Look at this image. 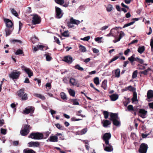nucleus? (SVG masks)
Returning <instances> with one entry per match:
<instances>
[{"instance_id":"nucleus-10","label":"nucleus","mask_w":153,"mask_h":153,"mask_svg":"<svg viewBox=\"0 0 153 153\" xmlns=\"http://www.w3.org/2000/svg\"><path fill=\"white\" fill-rule=\"evenodd\" d=\"M104 150L106 152H111L113 150L112 146L108 143V144L104 143L103 144Z\"/></svg>"},{"instance_id":"nucleus-7","label":"nucleus","mask_w":153,"mask_h":153,"mask_svg":"<svg viewBox=\"0 0 153 153\" xmlns=\"http://www.w3.org/2000/svg\"><path fill=\"white\" fill-rule=\"evenodd\" d=\"M21 68L22 70L24 71L28 74L29 77H30L31 76H33V72L30 69L26 67L23 65L21 66Z\"/></svg>"},{"instance_id":"nucleus-57","label":"nucleus","mask_w":153,"mask_h":153,"mask_svg":"<svg viewBox=\"0 0 153 153\" xmlns=\"http://www.w3.org/2000/svg\"><path fill=\"white\" fill-rule=\"evenodd\" d=\"M114 30V29H112L110 31L109 34L107 35V36H114V33H113V31Z\"/></svg>"},{"instance_id":"nucleus-32","label":"nucleus","mask_w":153,"mask_h":153,"mask_svg":"<svg viewBox=\"0 0 153 153\" xmlns=\"http://www.w3.org/2000/svg\"><path fill=\"white\" fill-rule=\"evenodd\" d=\"M13 30H10L9 28L6 29L5 30L6 36L9 35L12 33Z\"/></svg>"},{"instance_id":"nucleus-47","label":"nucleus","mask_w":153,"mask_h":153,"mask_svg":"<svg viewBox=\"0 0 153 153\" xmlns=\"http://www.w3.org/2000/svg\"><path fill=\"white\" fill-rule=\"evenodd\" d=\"M67 26L69 28H72L74 27V25H73V24L70 21H70L67 23Z\"/></svg>"},{"instance_id":"nucleus-38","label":"nucleus","mask_w":153,"mask_h":153,"mask_svg":"<svg viewBox=\"0 0 153 153\" xmlns=\"http://www.w3.org/2000/svg\"><path fill=\"white\" fill-rule=\"evenodd\" d=\"M94 83L96 85H98L99 84V80L98 77H96L94 79Z\"/></svg>"},{"instance_id":"nucleus-23","label":"nucleus","mask_w":153,"mask_h":153,"mask_svg":"<svg viewBox=\"0 0 153 153\" xmlns=\"http://www.w3.org/2000/svg\"><path fill=\"white\" fill-rule=\"evenodd\" d=\"M145 50V47L143 46L140 47L138 48L137 51L140 54L143 53Z\"/></svg>"},{"instance_id":"nucleus-61","label":"nucleus","mask_w":153,"mask_h":153,"mask_svg":"<svg viewBox=\"0 0 153 153\" xmlns=\"http://www.w3.org/2000/svg\"><path fill=\"white\" fill-rule=\"evenodd\" d=\"M54 39L55 41V42H56L57 44H58L59 45H60V41L57 38L54 36Z\"/></svg>"},{"instance_id":"nucleus-43","label":"nucleus","mask_w":153,"mask_h":153,"mask_svg":"<svg viewBox=\"0 0 153 153\" xmlns=\"http://www.w3.org/2000/svg\"><path fill=\"white\" fill-rule=\"evenodd\" d=\"M112 8L113 6L111 5H108L107 7V10L108 12H110L112 10Z\"/></svg>"},{"instance_id":"nucleus-51","label":"nucleus","mask_w":153,"mask_h":153,"mask_svg":"<svg viewBox=\"0 0 153 153\" xmlns=\"http://www.w3.org/2000/svg\"><path fill=\"white\" fill-rule=\"evenodd\" d=\"M128 90L132 92L134 91L135 90V89L131 85H130L128 86Z\"/></svg>"},{"instance_id":"nucleus-30","label":"nucleus","mask_w":153,"mask_h":153,"mask_svg":"<svg viewBox=\"0 0 153 153\" xmlns=\"http://www.w3.org/2000/svg\"><path fill=\"white\" fill-rule=\"evenodd\" d=\"M34 95L35 96L39 98L42 100H44L45 99V97L43 96L40 94H34Z\"/></svg>"},{"instance_id":"nucleus-15","label":"nucleus","mask_w":153,"mask_h":153,"mask_svg":"<svg viewBox=\"0 0 153 153\" xmlns=\"http://www.w3.org/2000/svg\"><path fill=\"white\" fill-rule=\"evenodd\" d=\"M39 145V143L38 142L31 141L28 143V146L29 147H37Z\"/></svg>"},{"instance_id":"nucleus-21","label":"nucleus","mask_w":153,"mask_h":153,"mask_svg":"<svg viewBox=\"0 0 153 153\" xmlns=\"http://www.w3.org/2000/svg\"><path fill=\"white\" fill-rule=\"evenodd\" d=\"M49 141L52 142L58 141V137L56 136H51L50 137Z\"/></svg>"},{"instance_id":"nucleus-27","label":"nucleus","mask_w":153,"mask_h":153,"mask_svg":"<svg viewBox=\"0 0 153 153\" xmlns=\"http://www.w3.org/2000/svg\"><path fill=\"white\" fill-rule=\"evenodd\" d=\"M68 91L70 95L73 97L75 96V92L74 90L71 89H69Z\"/></svg>"},{"instance_id":"nucleus-60","label":"nucleus","mask_w":153,"mask_h":153,"mask_svg":"<svg viewBox=\"0 0 153 153\" xmlns=\"http://www.w3.org/2000/svg\"><path fill=\"white\" fill-rule=\"evenodd\" d=\"M73 103V105H79V103L77 101L76 99H74L72 100Z\"/></svg>"},{"instance_id":"nucleus-2","label":"nucleus","mask_w":153,"mask_h":153,"mask_svg":"<svg viewBox=\"0 0 153 153\" xmlns=\"http://www.w3.org/2000/svg\"><path fill=\"white\" fill-rule=\"evenodd\" d=\"M135 55L133 54L130 57L128 58V59L132 63L134 61H136L140 64H143L144 60L138 57L134 58Z\"/></svg>"},{"instance_id":"nucleus-22","label":"nucleus","mask_w":153,"mask_h":153,"mask_svg":"<svg viewBox=\"0 0 153 153\" xmlns=\"http://www.w3.org/2000/svg\"><path fill=\"white\" fill-rule=\"evenodd\" d=\"M110 120L113 121V123L115 125V114L111 113L110 114Z\"/></svg>"},{"instance_id":"nucleus-5","label":"nucleus","mask_w":153,"mask_h":153,"mask_svg":"<svg viewBox=\"0 0 153 153\" xmlns=\"http://www.w3.org/2000/svg\"><path fill=\"white\" fill-rule=\"evenodd\" d=\"M138 115L143 118L146 117L147 111L143 109H139L137 113Z\"/></svg>"},{"instance_id":"nucleus-50","label":"nucleus","mask_w":153,"mask_h":153,"mask_svg":"<svg viewBox=\"0 0 153 153\" xmlns=\"http://www.w3.org/2000/svg\"><path fill=\"white\" fill-rule=\"evenodd\" d=\"M134 108L132 105H130L128 106L127 109L129 111H132L133 110Z\"/></svg>"},{"instance_id":"nucleus-49","label":"nucleus","mask_w":153,"mask_h":153,"mask_svg":"<svg viewBox=\"0 0 153 153\" xmlns=\"http://www.w3.org/2000/svg\"><path fill=\"white\" fill-rule=\"evenodd\" d=\"M121 136L122 139L123 138L124 140L126 141L127 137L126 134L124 133H123L121 134Z\"/></svg>"},{"instance_id":"nucleus-17","label":"nucleus","mask_w":153,"mask_h":153,"mask_svg":"<svg viewBox=\"0 0 153 153\" xmlns=\"http://www.w3.org/2000/svg\"><path fill=\"white\" fill-rule=\"evenodd\" d=\"M63 61L66 62L71 63L73 61L72 58L70 56H67L64 58Z\"/></svg>"},{"instance_id":"nucleus-55","label":"nucleus","mask_w":153,"mask_h":153,"mask_svg":"<svg viewBox=\"0 0 153 153\" xmlns=\"http://www.w3.org/2000/svg\"><path fill=\"white\" fill-rule=\"evenodd\" d=\"M55 125H56V127L59 129H60V130H63V127L62 126H61L59 124V123L56 124Z\"/></svg>"},{"instance_id":"nucleus-16","label":"nucleus","mask_w":153,"mask_h":153,"mask_svg":"<svg viewBox=\"0 0 153 153\" xmlns=\"http://www.w3.org/2000/svg\"><path fill=\"white\" fill-rule=\"evenodd\" d=\"M4 21L6 24V26L7 27L9 28L12 27L13 24L11 20L8 19H4Z\"/></svg>"},{"instance_id":"nucleus-64","label":"nucleus","mask_w":153,"mask_h":153,"mask_svg":"<svg viewBox=\"0 0 153 153\" xmlns=\"http://www.w3.org/2000/svg\"><path fill=\"white\" fill-rule=\"evenodd\" d=\"M137 66H140L142 68H139V69L140 70H144L146 69V67L144 66L140 65L139 64H138Z\"/></svg>"},{"instance_id":"nucleus-25","label":"nucleus","mask_w":153,"mask_h":153,"mask_svg":"<svg viewBox=\"0 0 153 153\" xmlns=\"http://www.w3.org/2000/svg\"><path fill=\"white\" fill-rule=\"evenodd\" d=\"M151 70V69L149 68H148L147 69L145 70V71H140V74L146 75L148 74V72Z\"/></svg>"},{"instance_id":"nucleus-28","label":"nucleus","mask_w":153,"mask_h":153,"mask_svg":"<svg viewBox=\"0 0 153 153\" xmlns=\"http://www.w3.org/2000/svg\"><path fill=\"white\" fill-rule=\"evenodd\" d=\"M79 48V50L82 52H85L86 51V49L85 47L82 45H80Z\"/></svg>"},{"instance_id":"nucleus-35","label":"nucleus","mask_w":153,"mask_h":153,"mask_svg":"<svg viewBox=\"0 0 153 153\" xmlns=\"http://www.w3.org/2000/svg\"><path fill=\"white\" fill-rule=\"evenodd\" d=\"M120 71L119 69L115 70V77H119L120 76Z\"/></svg>"},{"instance_id":"nucleus-31","label":"nucleus","mask_w":153,"mask_h":153,"mask_svg":"<svg viewBox=\"0 0 153 153\" xmlns=\"http://www.w3.org/2000/svg\"><path fill=\"white\" fill-rule=\"evenodd\" d=\"M45 56H46V60L47 61H49L51 60L52 58L50 54L49 53H47L45 54Z\"/></svg>"},{"instance_id":"nucleus-36","label":"nucleus","mask_w":153,"mask_h":153,"mask_svg":"<svg viewBox=\"0 0 153 153\" xmlns=\"http://www.w3.org/2000/svg\"><path fill=\"white\" fill-rule=\"evenodd\" d=\"M103 114L104 115V118L105 119H107L108 118L109 116V112L106 111H103Z\"/></svg>"},{"instance_id":"nucleus-8","label":"nucleus","mask_w":153,"mask_h":153,"mask_svg":"<svg viewBox=\"0 0 153 153\" xmlns=\"http://www.w3.org/2000/svg\"><path fill=\"white\" fill-rule=\"evenodd\" d=\"M111 137V135L110 133H106L104 134L102 138L105 143L107 144L109 143V140Z\"/></svg>"},{"instance_id":"nucleus-3","label":"nucleus","mask_w":153,"mask_h":153,"mask_svg":"<svg viewBox=\"0 0 153 153\" xmlns=\"http://www.w3.org/2000/svg\"><path fill=\"white\" fill-rule=\"evenodd\" d=\"M31 129L30 126L26 125L24 127V129L21 130L20 131L21 135L22 136H26L29 132V130Z\"/></svg>"},{"instance_id":"nucleus-53","label":"nucleus","mask_w":153,"mask_h":153,"mask_svg":"<svg viewBox=\"0 0 153 153\" xmlns=\"http://www.w3.org/2000/svg\"><path fill=\"white\" fill-rule=\"evenodd\" d=\"M23 53V51L20 49L18 50L17 51L15 52L16 55L21 54Z\"/></svg>"},{"instance_id":"nucleus-44","label":"nucleus","mask_w":153,"mask_h":153,"mask_svg":"<svg viewBox=\"0 0 153 153\" xmlns=\"http://www.w3.org/2000/svg\"><path fill=\"white\" fill-rule=\"evenodd\" d=\"M135 22L134 21H132V22H131L129 23L126 24H125L123 26V28H124L126 27H128L129 26H130L132 25H133L134 23Z\"/></svg>"},{"instance_id":"nucleus-39","label":"nucleus","mask_w":153,"mask_h":153,"mask_svg":"<svg viewBox=\"0 0 153 153\" xmlns=\"http://www.w3.org/2000/svg\"><path fill=\"white\" fill-rule=\"evenodd\" d=\"M137 71L136 70L134 71L132 74V78L134 79L136 78L137 76Z\"/></svg>"},{"instance_id":"nucleus-37","label":"nucleus","mask_w":153,"mask_h":153,"mask_svg":"<svg viewBox=\"0 0 153 153\" xmlns=\"http://www.w3.org/2000/svg\"><path fill=\"white\" fill-rule=\"evenodd\" d=\"M121 126V122L120 120H115V126L119 127Z\"/></svg>"},{"instance_id":"nucleus-33","label":"nucleus","mask_w":153,"mask_h":153,"mask_svg":"<svg viewBox=\"0 0 153 153\" xmlns=\"http://www.w3.org/2000/svg\"><path fill=\"white\" fill-rule=\"evenodd\" d=\"M87 131V128H85L82 129L80 132H79L78 134L80 135L85 134Z\"/></svg>"},{"instance_id":"nucleus-14","label":"nucleus","mask_w":153,"mask_h":153,"mask_svg":"<svg viewBox=\"0 0 153 153\" xmlns=\"http://www.w3.org/2000/svg\"><path fill=\"white\" fill-rule=\"evenodd\" d=\"M34 111V108L32 107H26L25 110L23 111V113L27 114L32 112Z\"/></svg>"},{"instance_id":"nucleus-48","label":"nucleus","mask_w":153,"mask_h":153,"mask_svg":"<svg viewBox=\"0 0 153 153\" xmlns=\"http://www.w3.org/2000/svg\"><path fill=\"white\" fill-rule=\"evenodd\" d=\"M75 68L80 71H83L84 70V69L82 67H81L79 65H76L75 67Z\"/></svg>"},{"instance_id":"nucleus-41","label":"nucleus","mask_w":153,"mask_h":153,"mask_svg":"<svg viewBox=\"0 0 153 153\" xmlns=\"http://www.w3.org/2000/svg\"><path fill=\"white\" fill-rule=\"evenodd\" d=\"M102 37H98L95 39V41L96 42H97L98 43H100L102 42V41L101 40V39H102Z\"/></svg>"},{"instance_id":"nucleus-1","label":"nucleus","mask_w":153,"mask_h":153,"mask_svg":"<svg viewBox=\"0 0 153 153\" xmlns=\"http://www.w3.org/2000/svg\"><path fill=\"white\" fill-rule=\"evenodd\" d=\"M28 137L35 140H41L44 139V135L42 133L37 132L31 133L28 136Z\"/></svg>"},{"instance_id":"nucleus-62","label":"nucleus","mask_w":153,"mask_h":153,"mask_svg":"<svg viewBox=\"0 0 153 153\" xmlns=\"http://www.w3.org/2000/svg\"><path fill=\"white\" fill-rule=\"evenodd\" d=\"M111 100L112 101H115V94H114L109 96Z\"/></svg>"},{"instance_id":"nucleus-46","label":"nucleus","mask_w":153,"mask_h":153,"mask_svg":"<svg viewBox=\"0 0 153 153\" xmlns=\"http://www.w3.org/2000/svg\"><path fill=\"white\" fill-rule=\"evenodd\" d=\"M150 45L151 47V51L153 53V37L151 39Z\"/></svg>"},{"instance_id":"nucleus-29","label":"nucleus","mask_w":153,"mask_h":153,"mask_svg":"<svg viewBox=\"0 0 153 153\" xmlns=\"http://www.w3.org/2000/svg\"><path fill=\"white\" fill-rule=\"evenodd\" d=\"M60 96L62 99L64 100H67V97L65 94L63 92L60 93Z\"/></svg>"},{"instance_id":"nucleus-42","label":"nucleus","mask_w":153,"mask_h":153,"mask_svg":"<svg viewBox=\"0 0 153 153\" xmlns=\"http://www.w3.org/2000/svg\"><path fill=\"white\" fill-rule=\"evenodd\" d=\"M11 11L12 13L16 16L17 17L18 16V13L13 9H11Z\"/></svg>"},{"instance_id":"nucleus-9","label":"nucleus","mask_w":153,"mask_h":153,"mask_svg":"<svg viewBox=\"0 0 153 153\" xmlns=\"http://www.w3.org/2000/svg\"><path fill=\"white\" fill-rule=\"evenodd\" d=\"M33 16V18L32 22L33 24L34 25L38 24L40 22V18L37 14H34L32 15Z\"/></svg>"},{"instance_id":"nucleus-40","label":"nucleus","mask_w":153,"mask_h":153,"mask_svg":"<svg viewBox=\"0 0 153 153\" xmlns=\"http://www.w3.org/2000/svg\"><path fill=\"white\" fill-rule=\"evenodd\" d=\"M55 2L56 3L62 5L64 3V0H55Z\"/></svg>"},{"instance_id":"nucleus-20","label":"nucleus","mask_w":153,"mask_h":153,"mask_svg":"<svg viewBox=\"0 0 153 153\" xmlns=\"http://www.w3.org/2000/svg\"><path fill=\"white\" fill-rule=\"evenodd\" d=\"M102 123L103 124V126L105 127H108V126L110 125L111 123V121L107 120H104Z\"/></svg>"},{"instance_id":"nucleus-54","label":"nucleus","mask_w":153,"mask_h":153,"mask_svg":"<svg viewBox=\"0 0 153 153\" xmlns=\"http://www.w3.org/2000/svg\"><path fill=\"white\" fill-rule=\"evenodd\" d=\"M7 130L6 129L1 128V133L4 135H5L7 133Z\"/></svg>"},{"instance_id":"nucleus-6","label":"nucleus","mask_w":153,"mask_h":153,"mask_svg":"<svg viewBox=\"0 0 153 153\" xmlns=\"http://www.w3.org/2000/svg\"><path fill=\"white\" fill-rule=\"evenodd\" d=\"M21 73L19 71H16L12 72L9 74V76L10 78H11L13 79H18Z\"/></svg>"},{"instance_id":"nucleus-59","label":"nucleus","mask_w":153,"mask_h":153,"mask_svg":"<svg viewBox=\"0 0 153 153\" xmlns=\"http://www.w3.org/2000/svg\"><path fill=\"white\" fill-rule=\"evenodd\" d=\"M11 42H13V43H15V42H19V43H22V41L19 40L17 39H13L11 40Z\"/></svg>"},{"instance_id":"nucleus-34","label":"nucleus","mask_w":153,"mask_h":153,"mask_svg":"<svg viewBox=\"0 0 153 153\" xmlns=\"http://www.w3.org/2000/svg\"><path fill=\"white\" fill-rule=\"evenodd\" d=\"M107 81L106 80H104L102 82V87L104 89H105L106 88V84Z\"/></svg>"},{"instance_id":"nucleus-4","label":"nucleus","mask_w":153,"mask_h":153,"mask_svg":"<svg viewBox=\"0 0 153 153\" xmlns=\"http://www.w3.org/2000/svg\"><path fill=\"white\" fill-rule=\"evenodd\" d=\"M148 148V145L147 144L143 143H141L140 146L138 150L140 153H146Z\"/></svg>"},{"instance_id":"nucleus-11","label":"nucleus","mask_w":153,"mask_h":153,"mask_svg":"<svg viewBox=\"0 0 153 153\" xmlns=\"http://www.w3.org/2000/svg\"><path fill=\"white\" fill-rule=\"evenodd\" d=\"M55 8L56 12V18L58 19L61 18L63 15L61 10L59 7H56Z\"/></svg>"},{"instance_id":"nucleus-45","label":"nucleus","mask_w":153,"mask_h":153,"mask_svg":"<svg viewBox=\"0 0 153 153\" xmlns=\"http://www.w3.org/2000/svg\"><path fill=\"white\" fill-rule=\"evenodd\" d=\"M22 100H25L27 99V94H24L21 97Z\"/></svg>"},{"instance_id":"nucleus-58","label":"nucleus","mask_w":153,"mask_h":153,"mask_svg":"<svg viewBox=\"0 0 153 153\" xmlns=\"http://www.w3.org/2000/svg\"><path fill=\"white\" fill-rule=\"evenodd\" d=\"M130 102L129 99V98L127 99V100L123 102V103L124 105L125 106H126L128 103Z\"/></svg>"},{"instance_id":"nucleus-63","label":"nucleus","mask_w":153,"mask_h":153,"mask_svg":"<svg viewBox=\"0 0 153 153\" xmlns=\"http://www.w3.org/2000/svg\"><path fill=\"white\" fill-rule=\"evenodd\" d=\"M50 133V132H49V131H47V132L45 133L44 134H45V137H44L43 139H45L47 137H48Z\"/></svg>"},{"instance_id":"nucleus-19","label":"nucleus","mask_w":153,"mask_h":153,"mask_svg":"<svg viewBox=\"0 0 153 153\" xmlns=\"http://www.w3.org/2000/svg\"><path fill=\"white\" fill-rule=\"evenodd\" d=\"M70 20L71 22L73 24L78 25L81 22L79 20L74 19L73 17L71 18Z\"/></svg>"},{"instance_id":"nucleus-18","label":"nucleus","mask_w":153,"mask_h":153,"mask_svg":"<svg viewBox=\"0 0 153 153\" xmlns=\"http://www.w3.org/2000/svg\"><path fill=\"white\" fill-rule=\"evenodd\" d=\"M147 97L148 99L153 98V91L149 90L148 91L147 94Z\"/></svg>"},{"instance_id":"nucleus-52","label":"nucleus","mask_w":153,"mask_h":153,"mask_svg":"<svg viewBox=\"0 0 153 153\" xmlns=\"http://www.w3.org/2000/svg\"><path fill=\"white\" fill-rule=\"evenodd\" d=\"M62 35L64 36L68 37L69 36L68 32V31H66L62 34Z\"/></svg>"},{"instance_id":"nucleus-12","label":"nucleus","mask_w":153,"mask_h":153,"mask_svg":"<svg viewBox=\"0 0 153 153\" xmlns=\"http://www.w3.org/2000/svg\"><path fill=\"white\" fill-rule=\"evenodd\" d=\"M118 37H115V43L119 41L125 36V34L122 31L118 32Z\"/></svg>"},{"instance_id":"nucleus-13","label":"nucleus","mask_w":153,"mask_h":153,"mask_svg":"<svg viewBox=\"0 0 153 153\" xmlns=\"http://www.w3.org/2000/svg\"><path fill=\"white\" fill-rule=\"evenodd\" d=\"M70 82L71 84V85H75L77 87H79V84L78 83V81L73 78H71L70 79Z\"/></svg>"},{"instance_id":"nucleus-26","label":"nucleus","mask_w":153,"mask_h":153,"mask_svg":"<svg viewBox=\"0 0 153 153\" xmlns=\"http://www.w3.org/2000/svg\"><path fill=\"white\" fill-rule=\"evenodd\" d=\"M24 89L23 88L21 89L17 92V94L20 97H21L24 94Z\"/></svg>"},{"instance_id":"nucleus-24","label":"nucleus","mask_w":153,"mask_h":153,"mask_svg":"<svg viewBox=\"0 0 153 153\" xmlns=\"http://www.w3.org/2000/svg\"><path fill=\"white\" fill-rule=\"evenodd\" d=\"M23 153H35V152L31 149H26L23 150Z\"/></svg>"},{"instance_id":"nucleus-56","label":"nucleus","mask_w":153,"mask_h":153,"mask_svg":"<svg viewBox=\"0 0 153 153\" xmlns=\"http://www.w3.org/2000/svg\"><path fill=\"white\" fill-rule=\"evenodd\" d=\"M90 38V36H87L84 37L83 38H81L80 39L82 40L88 41Z\"/></svg>"}]
</instances>
